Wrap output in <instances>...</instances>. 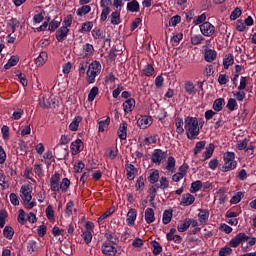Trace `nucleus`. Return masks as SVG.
<instances>
[{"instance_id":"obj_32","label":"nucleus","mask_w":256,"mask_h":256,"mask_svg":"<svg viewBox=\"0 0 256 256\" xmlns=\"http://www.w3.org/2000/svg\"><path fill=\"white\" fill-rule=\"evenodd\" d=\"M233 63H235V59L233 57V54H229L223 60L224 69H229V67H231V65H233Z\"/></svg>"},{"instance_id":"obj_37","label":"nucleus","mask_w":256,"mask_h":256,"mask_svg":"<svg viewBox=\"0 0 256 256\" xmlns=\"http://www.w3.org/2000/svg\"><path fill=\"white\" fill-rule=\"evenodd\" d=\"M97 95H99V88L94 86L88 94V101L92 103V101H95V97H97Z\"/></svg>"},{"instance_id":"obj_30","label":"nucleus","mask_w":256,"mask_h":256,"mask_svg":"<svg viewBox=\"0 0 256 256\" xmlns=\"http://www.w3.org/2000/svg\"><path fill=\"white\" fill-rule=\"evenodd\" d=\"M110 17L112 25H119L121 23V13L119 11L112 12Z\"/></svg>"},{"instance_id":"obj_63","label":"nucleus","mask_w":256,"mask_h":256,"mask_svg":"<svg viewBox=\"0 0 256 256\" xmlns=\"http://www.w3.org/2000/svg\"><path fill=\"white\" fill-rule=\"evenodd\" d=\"M159 187L160 189H167L169 187V180H167V177H161Z\"/></svg>"},{"instance_id":"obj_41","label":"nucleus","mask_w":256,"mask_h":256,"mask_svg":"<svg viewBox=\"0 0 256 256\" xmlns=\"http://www.w3.org/2000/svg\"><path fill=\"white\" fill-rule=\"evenodd\" d=\"M69 185H71V181L68 178H63L60 183V191L66 193L67 189H69Z\"/></svg>"},{"instance_id":"obj_33","label":"nucleus","mask_w":256,"mask_h":256,"mask_svg":"<svg viewBox=\"0 0 256 256\" xmlns=\"http://www.w3.org/2000/svg\"><path fill=\"white\" fill-rule=\"evenodd\" d=\"M90 12H91V6L89 5H83L76 11L78 17H83V15H87V13H90Z\"/></svg>"},{"instance_id":"obj_1","label":"nucleus","mask_w":256,"mask_h":256,"mask_svg":"<svg viewBox=\"0 0 256 256\" xmlns=\"http://www.w3.org/2000/svg\"><path fill=\"white\" fill-rule=\"evenodd\" d=\"M184 129L188 139H197L199 136V120L195 117L188 116L184 120Z\"/></svg>"},{"instance_id":"obj_40","label":"nucleus","mask_w":256,"mask_h":256,"mask_svg":"<svg viewBox=\"0 0 256 256\" xmlns=\"http://www.w3.org/2000/svg\"><path fill=\"white\" fill-rule=\"evenodd\" d=\"M166 169L167 171H171V173L175 171V158L173 156L168 157Z\"/></svg>"},{"instance_id":"obj_46","label":"nucleus","mask_w":256,"mask_h":256,"mask_svg":"<svg viewBox=\"0 0 256 256\" xmlns=\"http://www.w3.org/2000/svg\"><path fill=\"white\" fill-rule=\"evenodd\" d=\"M92 36L94 37V39H98V40L105 39V34L101 29L92 30Z\"/></svg>"},{"instance_id":"obj_48","label":"nucleus","mask_w":256,"mask_h":256,"mask_svg":"<svg viewBox=\"0 0 256 256\" xmlns=\"http://www.w3.org/2000/svg\"><path fill=\"white\" fill-rule=\"evenodd\" d=\"M46 217L49 221H53L55 219V211H53V207L51 205L46 208Z\"/></svg>"},{"instance_id":"obj_36","label":"nucleus","mask_w":256,"mask_h":256,"mask_svg":"<svg viewBox=\"0 0 256 256\" xmlns=\"http://www.w3.org/2000/svg\"><path fill=\"white\" fill-rule=\"evenodd\" d=\"M205 145V141L197 142L193 150L194 155H199L205 149Z\"/></svg>"},{"instance_id":"obj_22","label":"nucleus","mask_w":256,"mask_h":256,"mask_svg":"<svg viewBox=\"0 0 256 256\" xmlns=\"http://www.w3.org/2000/svg\"><path fill=\"white\" fill-rule=\"evenodd\" d=\"M47 61V53L41 52L39 56L35 59V63L37 67H42V65H45V62Z\"/></svg>"},{"instance_id":"obj_18","label":"nucleus","mask_w":256,"mask_h":256,"mask_svg":"<svg viewBox=\"0 0 256 256\" xmlns=\"http://www.w3.org/2000/svg\"><path fill=\"white\" fill-rule=\"evenodd\" d=\"M123 109L125 113H131L135 109V99L130 98L123 103Z\"/></svg>"},{"instance_id":"obj_9","label":"nucleus","mask_w":256,"mask_h":256,"mask_svg":"<svg viewBox=\"0 0 256 256\" xmlns=\"http://www.w3.org/2000/svg\"><path fill=\"white\" fill-rule=\"evenodd\" d=\"M102 253L105 256H115L117 255V248H115V246L111 245L110 243L105 242L102 245Z\"/></svg>"},{"instance_id":"obj_16","label":"nucleus","mask_w":256,"mask_h":256,"mask_svg":"<svg viewBox=\"0 0 256 256\" xmlns=\"http://www.w3.org/2000/svg\"><path fill=\"white\" fill-rule=\"evenodd\" d=\"M126 171H127V179L129 181H133L135 179V175H137V168L133 164H126Z\"/></svg>"},{"instance_id":"obj_11","label":"nucleus","mask_w":256,"mask_h":256,"mask_svg":"<svg viewBox=\"0 0 256 256\" xmlns=\"http://www.w3.org/2000/svg\"><path fill=\"white\" fill-rule=\"evenodd\" d=\"M69 34V28L67 26H62L56 31V39L59 42L65 41L67 35Z\"/></svg>"},{"instance_id":"obj_42","label":"nucleus","mask_w":256,"mask_h":256,"mask_svg":"<svg viewBox=\"0 0 256 256\" xmlns=\"http://www.w3.org/2000/svg\"><path fill=\"white\" fill-rule=\"evenodd\" d=\"M143 73H144V75H146V77H152V75L155 74V68H153V65L148 64L143 69Z\"/></svg>"},{"instance_id":"obj_5","label":"nucleus","mask_w":256,"mask_h":256,"mask_svg":"<svg viewBox=\"0 0 256 256\" xmlns=\"http://www.w3.org/2000/svg\"><path fill=\"white\" fill-rule=\"evenodd\" d=\"M200 31L204 37H212L215 35V26L210 22H204L200 25Z\"/></svg>"},{"instance_id":"obj_23","label":"nucleus","mask_w":256,"mask_h":256,"mask_svg":"<svg viewBox=\"0 0 256 256\" xmlns=\"http://www.w3.org/2000/svg\"><path fill=\"white\" fill-rule=\"evenodd\" d=\"M3 235L6 239H9V241H11V239H13V235H15V230L11 226H5L3 230Z\"/></svg>"},{"instance_id":"obj_29","label":"nucleus","mask_w":256,"mask_h":256,"mask_svg":"<svg viewBox=\"0 0 256 256\" xmlns=\"http://www.w3.org/2000/svg\"><path fill=\"white\" fill-rule=\"evenodd\" d=\"M171 219H173V212L165 210L162 218V222L164 223V225H169V223H171Z\"/></svg>"},{"instance_id":"obj_58","label":"nucleus","mask_w":256,"mask_h":256,"mask_svg":"<svg viewBox=\"0 0 256 256\" xmlns=\"http://www.w3.org/2000/svg\"><path fill=\"white\" fill-rule=\"evenodd\" d=\"M181 23V16L176 15L173 16L170 20H169V25L170 27H175L177 24Z\"/></svg>"},{"instance_id":"obj_49","label":"nucleus","mask_w":256,"mask_h":256,"mask_svg":"<svg viewBox=\"0 0 256 256\" xmlns=\"http://www.w3.org/2000/svg\"><path fill=\"white\" fill-rule=\"evenodd\" d=\"M27 250L29 253H35V251H37V242L35 240H30L27 245Z\"/></svg>"},{"instance_id":"obj_8","label":"nucleus","mask_w":256,"mask_h":256,"mask_svg":"<svg viewBox=\"0 0 256 256\" xmlns=\"http://www.w3.org/2000/svg\"><path fill=\"white\" fill-rule=\"evenodd\" d=\"M165 157H167V154H165V152H163V150L156 149V150H154L152 157H151L152 163L161 165V162L163 161V159H165Z\"/></svg>"},{"instance_id":"obj_2","label":"nucleus","mask_w":256,"mask_h":256,"mask_svg":"<svg viewBox=\"0 0 256 256\" xmlns=\"http://www.w3.org/2000/svg\"><path fill=\"white\" fill-rule=\"evenodd\" d=\"M224 165L222 166L221 171L227 173V171H233L237 167V162L235 161V153L226 152L223 156Z\"/></svg>"},{"instance_id":"obj_15","label":"nucleus","mask_w":256,"mask_h":256,"mask_svg":"<svg viewBox=\"0 0 256 256\" xmlns=\"http://www.w3.org/2000/svg\"><path fill=\"white\" fill-rule=\"evenodd\" d=\"M198 221L200 225H207V222L209 221V211L208 210H200L198 214Z\"/></svg>"},{"instance_id":"obj_62","label":"nucleus","mask_w":256,"mask_h":256,"mask_svg":"<svg viewBox=\"0 0 256 256\" xmlns=\"http://www.w3.org/2000/svg\"><path fill=\"white\" fill-rule=\"evenodd\" d=\"M82 238L86 244H89V242L93 239V234H91V231H85L82 234Z\"/></svg>"},{"instance_id":"obj_19","label":"nucleus","mask_w":256,"mask_h":256,"mask_svg":"<svg viewBox=\"0 0 256 256\" xmlns=\"http://www.w3.org/2000/svg\"><path fill=\"white\" fill-rule=\"evenodd\" d=\"M145 221L148 225H151L155 221V211H153V208H147L145 210Z\"/></svg>"},{"instance_id":"obj_47","label":"nucleus","mask_w":256,"mask_h":256,"mask_svg":"<svg viewBox=\"0 0 256 256\" xmlns=\"http://www.w3.org/2000/svg\"><path fill=\"white\" fill-rule=\"evenodd\" d=\"M176 132L181 135L185 133V129H183V119H176Z\"/></svg>"},{"instance_id":"obj_55","label":"nucleus","mask_w":256,"mask_h":256,"mask_svg":"<svg viewBox=\"0 0 256 256\" xmlns=\"http://www.w3.org/2000/svg\"><path fill=\"white\" fill-rule=\"evenodd\" d=\"M45 19V11H41L38 14L34 15L33 21L34 23H41V21H43Z\"/></svg>"},{"instance_id":"obj_56","label":"nucleus","mask_w":256,"mask_h":256,"mask_svg":"<svg viewBox=\"0 0 256 256\" xmlns=\"http://www.w3.org/2000/svg\"><path fill=\"white\" fill-rule=\"evenodd\" d=\"M247 145H249V140L245 138L242 141H238L237 149H239V151H243V149H247Z\"/></svg>"},{"instance_id":"obj_34","label":"nucleus","mask_w":256,"mask_h":256,"mask_svg":"<svg viewBox=\"0 0 256 256\" xmlns=\"http://www.w3.org/2000/svg\"><path fill=\"white\" fill-rule=\"evenodd\" d=\"M191 227V223H189V219H185L183 223L179 224L177 229L179 233H185Z\"/></svg>"},{"instance_id":"obj_53","label":"nucleus","mask_w":256,"mask_h":256,"mask_svg":"<svg viewBox=\"0 0 256 256\" xmlns=\"http://www.w3.org/2000/svg\"><path fill=\"white\" fill-rule=\"evenodd\" d=\"M6 219H7V211L1 210L0 211V229H3V227H5Z\"/></svg>"},{"instance_id":"obj_45","label":"nucleus","mask_w":256,"mask_h":256,"mask_svg":"<svg viewBox=\"0 0 256 256\" xmlns=\"http://www.w3.org/2000/svg\"><path fill=\"white\" fill-rule=\"evenodd\" d=\"M105 237L109 243H112V245H117V243H119V238H117L113 233H106Z\"/></svg>"},{"instance_id":"obj_3","label":"nucleus","mask_w":256,"mask_h":256,"mask_svg":"<svg viewBox=\"0 0 256 256\" xmlns=\"http://www.w3.org/2000/svg\"><path fill=\"white\" fill-rule=\"evenodd\" d=\"M99 73H101V64L97 61L92 62L87 70L88 83H95V78Z\"/></svg>"},{"instance_id":"obj_12","label":"nucleus","mask_w":256,"mask_h":256,"mask_svg":"<svg viewBox=\"0 0 256 256\" xmlns=\"http://www.w3.org/2000/svg\"><path fill=\"white\" fill-rule=\"evenodd\" d=\"M193 203H195V196H193V194L186 193L182 196L180 205L183 207H189V205H193Z\"/></svg>"},{"instance_id":"obj_59","label":"nucleus","mask_w":256,"mask_h":256,"mask_svg":"<svg viewBox=\"0 0 256 256\" xmlns=\"http://www.w3.org/2000/svg\"><path fill=\"white\" fill-rule=\"evenodd\" d=\"M232 253H233V249H231L230 247H224L220 249L219 256H229Z\"/></svg>"},{"instance_id":"obj_10","label":"nucleus","mask_w":256,"mask_h":256,"mask_svg":"<svg viewBox=\"0 0 256 256\" xmlns=\"http://www.w3.org/2000/svg\"><path fill=\"white\" fill-rule=\"evenodd\" d=\"M151 123H153L151 116H141L137 120V125L140 127V129H147Z\"/></svg>"},{"instance_id":"obj_38","label":"nucleus","mask_w":256,"mask_h":256,"mask_svg":"<svg viewBox=\"0 0 256 256\" xmlns=\"http://www.w3.org/2000/svg\"><path fill=\"white\" fill-rule=\"evenodd\" d=\"M19 63V56H11L8 63L4 66L5 69H11V67H15Z\"/></svg>"},{"instance_id":"obj_64","label":"nucleus","mask_w":256,"mask_h":256,"mask_svg":"<svg viewBox=\"0 0 256 256\" xmlns=\"http://www.w3.org/2000/svg\"><path fill=\"white\" fill-rule=\"evenodd\" d=\"M245 92L244 91H237V92H234V97H236V100L237 101H243L245 99Z\"/></svg>"},{"instance_id":"obj_6","label":"nucleus","mask_w":256,"mask_h":256,"mask_svg":"<svg viewBox=\"0 0 256 256\" xmlns=\"http://www.w3.org/2000/svg\"><path fill=\"white\" fill-rule=\"evenodd\" d=\"M33 189L29 185H23L20 189L21 197L24 203H30L33 196L31 195Z\"/></svg>"},{"instance_id":"obj_31","label":"nucleus","mask_w":256,"mask_h":256,"mask_svg":"<svg viewBox=\"0 0 256 256\" xmlns=\"http://www.w3.org/2000/svg\"><path fill=\"white\" fill-rule=\"evenodd\" d=\"M73 211H77V209H75V203L73 201H69L66 205L65 214L67 217H71V215H73Z\"/></svg>"},{"instance_id":"obj_39","label":"nucleus","mask_w":256,"mask_h":256,"mask_svg":"<svg viewBox=\"0 0 256 256\" xmlns=\"http://www.w3.org/2000/svg\"><path fill=\"white\" fill-rule=\"evenodd\" d=\"M148 181L152 184L157 183L159 181V170L152 171L148 177Z\"/></svg>"},{"instance_id":"obj_21","label":"nucleus","mask_w":256,"mask_h":256,"mask_svg":"<svg viewBox=\"0 0 256 256\" xmlns=\"http://www.w3.org/2000/svg\"><path fill=\"white\" fill-rule=\"evenodd\" d=\"M184 89L186 93H188V95H195V93H197V90L195 89V84H193V82L191 81H187L184 84Z\"/></svg>"},{"instance_id":"obj_54","label":"nucleus","mask_w":256,"mask_h":256,"mask_svg":"<svg viewBox=\"0 0 256 256\" xmlns=\"http://www.w3.org/2000/svg\"><path fill=\"white\" fill-rule=\"evenodd\" d=\"M157 189H159V184L150 188V201H155V198L157 197Z\"/></svg>"},{"instance_id":"obj_27","label":"nucleus","mask_w":256,"mask_h":256,"mask_svg":"<svg viewBox=\"0 0 256 256\" xmlns=\"http://www.w3.org/2000/svg\"><path fill=\"white\" fill-rule=\"evenodd\" d=\"M81 121H83V118L81 116L75 117L74 120L69 125L70 131H77V129L79 128V123Z\"/></svg>"},{"instance_id":"obj_61","label":"nucleus","mask_w":256,"mask_h":256,"mask_svg":"<svg viewBox=\"0 0 256 256\" xmlns=\"http://www.w3.org/2000/svg\"><path fill=\"white\" fill-rule=\"evenodd\" d=\"M239 17H241V10L239 8H235L230 15V19L231 21H235V19H239Z\"/></svg>"},{"instance_id":"obj_26","label":"nucleus","mask_w":256,"mask_h":256,"mask_svg":"<svg viewBox=\"0 0 256 256\" xmlns=\"http://www.w3.org/2000/svg\"><path fill=\"white\" fill-rule=\"evenodd\" d=\"M128 11H131V13H138L139 11V2L137 0H132L127 4Z\"/></svg>"},{"instance_id":"obj_20","label":"nucleus","mask_w":256,"mask_h":256,"mask_svg":"<svg viewBox=\"0 0 256 256\" xmlns=\"http://www.w3.org/2000/svg\"><path fill=\"white\" fill-rule=\"evenodd\" d=\"M204 58L207 63H213L217 59V52L215 50H206Z\"/></svg>"},{"instance_id":"obj_14","label":"nucleus","mask_w":256,"mask_h":256,"mask_svg":"<svg viewBox=\"0 0 256 256\" xmlns=\"http://www.w3.org/2000/svg\"><path fill=\"white\" fill-rule=\"evenodd\" d=\"M137 219V211L133 208H131L127 213V223L130 227H133L135 225V220Z\"/></svg>"},{"instance_id":"obj_28","label":"nucleus","mask_w":256,"mask_h":256,"mask_svg":"<svg viewBox=\"0 0 256 256\" xmlns=\"http://www.w3.org/2000/svg\"><path fill=\"white\" fill-rule=\"evenodd\" d=\"M215 151V145L209 144L208 147H206V151L204 152V160L207 161V159H211V156L213 155V152Z\"/></svg>"},{"instance_id":"obj_44","label":"nucleus","mask_w":256,"mask_h":256,"mask_svg":"<svg viewBox=\"0 0 256 256\" xmlns=\"http://www.w3.org/2000/svg\"><path fill=\"white\" fill-rule=\"evenodd\" d=\"M203 187V183L198 180L191 184V193H197V191H200V189Z\"/></svg>"},{"instance_id":"obj_51","label":"nucleus","mask_w":256,"mask_h":256,"mask_svg":"<svg viewBox=\"0 0 256 256\" xmlns=\"http://www.w3.org/2000/svg\"><path fill=\"white\" fill-rule=\"evenodd\" d=\"M9 25L12 28V33H15V31H17V29H18L19 25H21V23L16 18H12L9 22Z\"/></svg>"},{"instance_id":"obj_4","label":"nucleus","mask_w":256,"mask_h":256,"mask_svg":"<svg viewBox=\"0 0 256 256\" xmlns=\"http://www.w3.org/2000/svg\"><path fill=\"white\" fill-rule=\"evenodd\" d=\"M60 181H61V174H59L58 172H56L54 175L51 176L50 178L51 191H53L54 193H59L61 189Z\"/></svg>"},{"instance_id":"obj_50","label":"nucleus","mask_w":256,"mask_h":256,"mask_svg":"<svg viewBox=\"0 0 256 256\" xmlns=\"http://www.w3.org/2000/svg\"><path fill=\"white\" fill-rule=\"evenodd\" d=\"M152 247H154V255H159L163 251V247H161V244H159L157 241L152 242Z\"/></svg>"},{"instance_id":"obj_13","label":"nucleus","mask_w":256,"mask_h":256,"mask_svg":"<svg viewBox=\"0 0 256 256\" xmlns=\"http://www.w3.org/2000/svg\"><path fill=\"white\" fill-rule=\"evenodd\" d=\"M71 151L72 155H78L83 151V141L81 139H77L76 141L71 143Z\"/></svg>"},{"instance_id":"obj_43","label":"nucleus","mask_w":256,"mask_h":256,"mask_svg":"<svg viewBox=\"0 0 256 256\" xmlns=\"http://www.w3.org/2000/svg\"><path fill=\"white\" fill-rule=\"evenodd\" d=\"M205 38H203V35L198 34V35H193L191 37V43L192 45H201V42L204 41Z\"/></svg>"},{"instance_id":"obj_7","label":"nucleus","mask_w":256,"mask_h":256,"mask_svg":"<svg viewBox=\"0 0 256 256\" xmlns=\"http://www.w3.org/2000/svg\"><path fill=\"white\" fill-rule=\"evenodd\" d=\"M249 239V236L245 233H239L237 234L229 243L230 247H239L241 243L247 241Z\"/></svg>"},{"instance_id":"obj_60","label":"nucleus","mask_w":256,"mask_h":256,"mask_svg":"<svg viewBox=\"0 0 256 256\" xmlns=\"http://www.w3.org/2000/svg\"><path fill=\"white\" fill-rule=\"evenodd\" d=\"M241 197H243V193L242 192H238L235 196H233L230 200V203L232 205H237V203H239L241 201Z\"/></svg>"},{"instance_id":"obj_17","label":"nucleus","mask_w":256,"mask_h":256,"mask_svg":"<svg viewBox=\"0 0 256 256\" xmlns=\"http://www.w3.org/2000/svg\"><path fill=\"white\" fill-rule=\"evenodd\" d=\"M118 137L122 141H125L127 139V122H123L120 124L119 129H118Z\"/></svg>"},{"instance_id":"obj_35","label":"nucleus","mask_w":256,"mask_h":256,"mask_svg":"<svg viewBox=\"0 0 256 256\" xmlns=\"http://www.w3.org/2000/svg\"><path fill=\"white\" fill-rule=\"evenodd\" d=\"M109 123H111V118L107 117L105 120H101L99 122V132L103 133L107 127H109Z\"/></svg>"},{"instance_id":"obj_57","label":"nucleus","mask_w":256,"mask_h":256,"mask_svg":"<svg viewBox=\"0 0 256 256\" xmlns=\"http://www.w3.org/2000/svg\"><path fill=\"white\" fill-rule=\"evenodd\" d=\"M26 222L27 220H25V210L20 209L18 214V223H20V225H25Z\"/></svg>"},{"instance_id":"obj_25","label":"nucleus","mask_w":256,"mask_h":256,"mask_svg":"<svg viewBox=\"0 0 256 256\" xmlns=\"http://www.w3.org/2000/svg\"><path fill=\"white\" fill-rule=\"evenodd\" d=\"M93 51L95 49L93 48V45L86 43L83 45V52H84V57L89 58L93 55Z\"/></svg>"},{"instance_id":"obj_24","label":"nucleus","mask_w":256,"mask_h":256,"mask_svg":"<svg viewBox=\"0 0 256 256\" xmlns=\"http://www.w3.org/2000/svg\"><path fill=\"white\" fill-rule=\"evenodd\" d=\"M223 105H225V99L218 98L213 103V109L216 112L223 111Z\"/></svg>"},{"instance_id":"obj_52","label":"nucleus","mask_w":256,"mask_h":256,"mask_svg":"<svg viewBox=\"0 0 256 256\" xmlns=\"http://www.w3.org/2000/svg\"><path fill=\"white\" fill-rule=\"evenodd\" d=\"M226 107L229 111H235V107H237V100H235V98H230Z\"/></svg>"}]
</instances>
